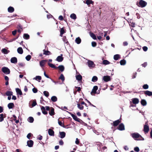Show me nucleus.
<instances>
[{"label": "nucleus", "mask_w": 152, "mask_h": 152, "mask_svg": "<svg viewBox=\"0 0 152 152\" xmlns=\"http://www.w3.org/2000/svg\"><path fill=\"white\" fill-rule=\"evenodd\" d=\"M132 137L135 140H143L144 138L140 135L139 133L137 132H135L131 134Z\"/></svg>", "instance_id": "obj_1"}, {"label": "nucleus", "mask_w": 152, "mask_h": 152, "mask_svg": "<svg viewBox=\"0 0 152 152\" xmlns=\"http://www.w3.org/2000/svg\"><path fill=\"white\" fill-rule=\"evenodd\" d=\"M147 4V2L145 1L142 0H140L139 3L137 4V5L141 7H144Z\"/></svg>", "instance_id": "obj_2"}, {"label": "nucleus", "mask_w": 152, "mask_h": 152, "mask_svg": "<svg viewBox=\"0 0 152 152\" xmlns=\"http://www.w3.org/2000/svg\"><path fill=\"white\" fill-rule=\"evenodd\" d=\"M2 72L6 74H9L10 73V69L7 67L4 66L1 69Z\"/></svg>", "instance_id": "obj_3"}, {"label": "nucleus", "mask_w": 152, "mask_h": 152, "mask_svg": "<svg viewBox=\"0 0 152 152\" xmlns=\"http://www.w3.org/2000/svg\"><path fill=\"white\" fill-rule=\"evenodd\" d=\"M70 114H71L72 117L73 118V119L75 121L79 123H81V122L83 121L77 118V116L74 114L72 113H70Z\"/></svg>", "instance_id": "obj_4"}, {"label": "nucleus", "mask_w": 152, "mask_h": 152, "mask_svg": "<svg viewBox=\"0 0 152 152\" xmlns=\"http://www.w3.org/2000/svg\"><path fill=\"white\" fill-rule=\"evenodd\" d=\"M143 131L145 133H148L149 131V126L145 124L144 125Z\"/></svg>", "instance_id": "obj_5"}, {"label": "nucleus", "mask_w": 152, "mask_h": 152, "mask_svg": "<svg viewBox=\"0 0 152 152\" xmlns=\"http://www.w3.org/2000/svg\"><path fill=\"white\" fill-rule=\"evenodd\" d=\"M63 55L61 54L60 56H58L56 58V60L59 62H61L64 59V58L62 57Z\"/></svg>", "instance_id": "obj_6"}, {"label": "nucleus", "mask_w": 152, "mask_h": 152, "mask_svg": "<svg viewBox=\"0 0 152 152\" xmlns=\"http://www.w3.org/2000/svg\"><path fill=\"white\" fill-rule=\"evenodd\" d=\"M27 145L29 147H31L33 146L34 142L32 140H28L27 141Z\"/></svg>", "instance_id": "obj_7"}, {"label": "nucleus", "mask_w": 152, "mask_h": 152, "mask_svg": "<svg viewBox=\"0 0 152 152\" xmlns=\"http://www.w3.org/2000/svg\"><path fill=\"white\" fill-rule=\"evenodd\" d=\"M103 79L105 82H107L110 80V77L108 75L105 76L103 77Z\"/></svg>", "instance_id": "obj_8"}, {"label": "nucleus", "mask_w": 152, "mask_h": 152, "mask_svg": "<svg viewBox=\"0 0 152 152\" xmlns=\"http://www.w3.org/2000/svg\"><path fill=\"white\" fill-rule=\"evenodd\" d=\"M48 60H43L39 62V64L40 66L43 67L44 66V64Z\"/></svg>", "instance_id": "obj_9"}, {"label": "nucleus", "mask_w": 152, "mask_h": 152, "mask_svg": "<svg viewBox=\"0 0 152 152\" xmlns=\"http://www.w3.org/2000/svg\"><path fill=\"white\" fill-rule=\"evenodd\" d=\"M11 63L13 64H16L17 62V59L16 57H13L11 58L10 60Z\"/></svg>", "instance_id": "obj_10"}, {"label": "nucleus", "mask_w": 152, "mask_h": 152, "mask_svg": "<svg viewBox=\"0 0 152 152\" xmlns=\"http://www.w3.org/2000/svg\"><path fill=\"white\" fill-rule=\"evenodd\" d=\"M117 129L121 131L124 130L125 128L124 124H119V125L117 127Z\"/></svg>", "instance_id": "obj_11"}, {"label": "nucleus", "mask_w": 152, "mask_h": 152, "mask_svg": "<svg viewBox=\"0 0 152 152\" xmlns=\"http://www.w3.org/2000/svg\"><path fill=\"white\" fill-rule=\"evenodd\" d=\"M48 133L50 136H53L54 135V131L51 129H48Z\"/></svg>", "instance_id": "obj_12"}, {"label": "nucleus", "mask_w": 152, "mask_h": 152, "mask_svg": "<svg viewBox=\"0 0 152 152\" xmlns=\"http://www.w3.org/2000/svg\"><path fill=\"white\" fill-rule=\"evenodd\" d=\"M98 89V87L97 86H95L94 87L91 92V94H92V93L96 94V91Z\"/></svg>", "instance_id": "obj_13"}, {"label": "nucleus", "mask_w": 152, "mask_h": 152, "mask_svg": "<svg viewBox=\"0 0 152 152\" xmlns=\"http://www.w3.org/2000/svg\"><path fill=\"white\" fill-rule=\"evenodd\" d=\"M76 78L78 81H81L82 80V77L80 74L76 76Z\"/></svg>", "instance_id": "obj_14"}, {"label": "nucleus", "mask_w": 152, "mask_h": 152, "mask_svg": "<svg viewBox=\"0 0 152 152\" xmlns=\"http://www.w3.org/2000/svg\"><path fill=\"white\" fill-rule=\"evenodd\" d=\"M54 110V109L53 107H50V109L49 110V114L50 115L53 116L55 114Z\"/></svg>", "instance_id": "obj_15"}, {"label": "nucleus", "mask_w": 152, "mask_h": 152, "mask_svg": "<svg viewBox=\"0 0 152 152\" xmlns=\"http://www.w3.org/2000/svg\"><path fill=\"white\" fill-rule=\"evenodd\" d=\"M132 100L134 104H137L139 102V99L137 98H133L132 99Z\"/></svg>", "instance_id": "obj_16"}, {"label": "nucleus", "mask_w": 152, "mask_h": 152, "mask_svg": "<svg viewBox=\"0 0 152 152\" xmlns=\"http://www.w3.org/2000/svg\"><path fill=\"white\" fill-rule=\"evenodd\" d=\"M7 107L9 109H11L14 107L15 105L13 103H10L8 104Z\"/></svg>", "instance_id": "obj_17"}, {"label": "nucleus", "mask_w": 152, "mask_h": 152, "mask_svg": "<svg viewBox=\"0 0 152 152\" xmlns=\"http://www.w3.org/2000/svg\"><path fill=\"white\" fill-rule=\"evenodd\" d=\"M57 67L62 72L64 71V67L63 65H59Z\"/></svg>", "instance_id": "obj_18"}, {"label": "nucleus", "mask_w": 152, "mask_h": 152, "mask_svg": "<svg viewBox=\"0 0 152 152\" xmlns=\"http://www.w3.org/2000/svg\"><path fill=\"white\" fill-rule=\"evenodd\" d=\"M41 110L43 114L46 115L48 114V112L45 110V107H44L42 106L41 107Z\"/></svg>", "instance_id": "obj_19"}, {"label": "nucleus", "mask_w": 152, "mask_h": 152, "mask_svg": "<svg viewBox=\"0 0 152 152\" xmlns=\"http://www.w3.org/2000/svg\"><path fill=\"white\" fill-rule=\"evenodd\" d=\"M18 53L20 54H23V50L22 48L21 47H19L17 49Z\"/></svg>", "instance_id": "obj_20"}, {"label": "nucleus", "mask_w": 152, "mask_h": 152, "mask_svg": "<svg viewBox=\"0 0 152 152\" xmlns=\"http://www.w3.org/2000/svg\"><path fill=\"white\" fill-rule=\"evenodd\" d=\"M1 51L2 53L5 54H8L10 52L9 50H7L5 48L2 49L1 50Z\"/></svg>", "instance_id": "obj_21"}, {"label": "nucleus", "mask_w": 152, "mask_h": 152, "mask_svg": "<svg viewBox=\"0 0 152 152\" xmlns=\"http://www.w3.org/2000/svg\"><path fill=\"white\" fill-rule=\"evenodd\" d=\"M14 11V8L12 7H10L8 8V11L10 13L13 12Z\"/></svg>", "instance_id": "obj_22"}, {"label": "nucleus", "mask_w": 152, "mask_h": 152, "mask_svg": "<svg viewBox=\"0 0 152 152\" xmlns=\"http://www.w3.org/2000/svg\"><path fill=\"white\" fill-rule=\"evenodd\" d=\"M15 89L17 94L20 95H21L22 94V91L19 88H16Z\"/></svg>", "instance_id": "obj_23"}, {"label": "nucleus", "mask_w": 152, "mask_h": 152, "mask_svg": "<svg viewBox=\"0 0 152 152\" xmlns=\"http://www.w3.org/2000/svg\"><path fill=\"white\" fill-rule=\"evenodd\" d=\"M59 134L60 135V138H64L66 135V133L64 132H60Z\"/></svg>", "instance_id": "obj_24"}, {"label": "nucleus", "mask_w": 152, "mask_h": 152, "mask_svg": "<svg viewBox=\"0 0 152 152\" xmlns=\"http://www.w3.org/2000/svg\"><path fill=\"white\" fill-rule=\"evenodd\" d=\"M81 39L79 37L77 38L75 40L76 43L78 44H80L81 43Z\"/></svg>", "instance_id": "obj_25"}, {"label": "nucleus", "mask_w": 152, "mask_h": 152, "mask_svg": "<svg viewBox=\"0 0 152 152\" xmlns=\"http://www.w3.org/2000/svg\"><path fill=\"white\" fill-rule=\"evenodd\" d=\"M60 32V36L62 37L63 36V34L65 33V31L64 28H62L61 29Z\"/></svg>", "instance_id": "obj_26"}, {"label": "nucleus", "mask_w": 152, "mask_h": 152, "mask_svg": "<svg viewBox=\"0 0 152 152\" xmlns=\"http://www.w3.org/2000/svg\"><path fill=\"white\" fill-rule=\"evenodd\" d=\"M13 116L14 118L13 119H12V120H11L12 123H13V121H15V122L16 123H18L19 122V120H16L17 117H16L15 115H13Z\"/></svg>", "instance_id": "obj_27"}, {"label": "nucleus", "mask_w": 152, "mask_h": 152, "mask_svg": "<svg viewBox=\"0 0 152 152\" xmlns=\"http://www.w3.org/2000/svg\"><path fill=\"white\" fill-rule=\"evenodd\" d=\"M88 64L89 67H92L94 64V63L92 61L89 60L88 61Z\"/></svg>", "instance_id": "obj_28"}, {"label": "nucleus", "mask_w": 152, "mask_h": 152, "mask_svg": "<svg viewBox=\"0 0 152 152\" xmlns=\"http://www.w3.org/2000/svg\"><path fill=\"white\" fill-rule=\"evenodd\" d=\"M141 104L143 106H145L147 104V102L145 99H142L140 102Z\"/></svg>", "instance_id": "obj_29"}, {"label": "nucleus", "mask_w": 152, "mask_h": 152, "mask_svg": "<svg viewBox=\"0 0 152 152\" xmlns=\"http://www.w3.org/2000/svg\"><path fill=\"white\" fill-rule=\"evenodd\" d=\"M27 121L29 122L30 123H32L34 121V119L33 117L30 116L28 118Z\"/></svg>", "instance_id": "obj_30"}, {"label": "nucleus", "mask_w": 152, "mask_h": 152, "mask_svg": "<svg viewBox=\"0 0 152 152\" xmlns=\"http://www.w3.org/2000/svg\"><path fill=\"white\" fill-rule=\"evenodd\" d=\"M145 94L149 96H152V92L149 91H146L145 92Z\"/></svg>", "instance_id": "obj_31"}, {"label": "nucleus", "mask_w": 152, "mask_h": 152, "mask_svg": "<svg viewBox=\"0 0 152 152\" xmlns=\"http://www.w3.org/2000/svg\"><path fill=\"white\" fill-rule=\"evenodd\" d=\"M43 54L46 55H48L50 54V52L48 50H46L45 49H44L43 50Z\"/></svg>", "instance_id": "obj_32"}, {"label": "nucleus", "mask_w": 152, "mask_h": 152, "mask_svg": "<svg viewBox=\"0 0 152 152\" xmlns=\"http://www.w3.org/2000/svg\"><path fill=\"white\" fill-rule=\"evenodd\" d=\"M51 99L52 101L55 102L57 101V98L55 96H53L51 97Z\"/></svg>", "instance_id": "obj_33"}, {"label": "nucleus", "mask_w": 152, "mask_h": 152, "mask_svg": "<svg viewBox=\"0 0 152 152\" xmlns=\"http://www.w3.org/2000/svg\"><path fill=\"white\" fill-rule=\"evenodd\" d=\"M29 35L27 34H23V37L24 39H28L29 38Z\"/></svg>", "instance_id": "obj_34"}, {"label": "nucleus", "mask_w": 152, "mask_h": 152, "mask_svg": "<svg viewBox=\"0 0 152 152\" xmlns=\"http://www.w3.org/2000/svg\"><path fill=\"white\" fill-rule=\"evenodd\" d=\"M65 124H59L61 126H62L65 128H68L70 127V124H68L67 125H65Z\"/></svg>", "instance_id": "obj_35"}, {"label": "nucleus", "mask_w": 152, "mask_h": 152, "mask_svg": "<svg viewBox=\"0 0 152 152\" xmlns=\"http://www.w3.org/2000/svg\"><path fill=\"white\" fill-rule=\"evenodd\" d=\"M120 56L119 54H116L114 55L113 58L115 60H117L120 58Z\"/></svg>", "instance_id": "obj_36"}, {"label": "nucleus", "mask_w": 152, "mask_h": 152, "mask_svg": "<svg viewBox=\"0 0 152 152\" xmlns=\"http://www.w3.org/2000/svg\"><path fill=\"white\" fill-rule=\"evenodd\" d=\"M120 64L121 65H124L126 63V61L124 59L121 60L120 62Z\"/></svg>", "instance_id": "obj_37"}, {"label": "nucleus", "mask_w": 152, "mask_h": 152, "mask_svg": "<svg viewBox=\"0 0 152 152\" xmlns=\"http://www.w3.org/2000/svg\"><path fill=\"white\" fill-rule=\"evenodd\" d=\"M32 102V103L31 104L32 107H33L35 106L37 104L36 101V100H33L31 101L30 102Z\"/></svg>", "instance_id": "obj_38"}, {"label": "nucleus", "mask_w": 152, "mask_h": 152, "mask_svg": "<svg viewBox=\"0 0 152 152\" xmlns=\"http://www.w3.org/2000/svg\"><path fill=\"white\" fill-rule=\"evenodd\" d=\"M48 65L51 67L52 68H53L56 69H58V67L55 66V65L52 64H51L50 63H48Z\"/></svg>", "instance_id": "obj_39"}, {"label": "nucleus", "mask_w": 152, "mask_h": 152, "mask_svg": "<svg viewBox=\"0 0 152 152\" xmlns=\"http://www.w3.org/2000/svg\"><path fill=\"white\" fill-rule=\"evenodd\" d=\"M5 94L7 96H11L12 95L13 92L12 91H7L6 92Z\"/></svg>", "instance_id": "obj_40"}, {"label": "nucleus", "mask_w": 152, "mask_h": 152, "mask_svg": "<svg viewBox=\"0 0 152 152\" xmlns=\"http://www.w3.org/2000/svg\"><path fill=\"white\" fill-rule=\"evenodd\" d=\"M70 17L74 20H75L77 18L76 15L74 13L70 15Z\"/></svg>", "instance_id": "obj_41"}, {"label": "nucleus", "mask_w": 152, "mask_h": 152, "mask_svg": "<svg viewBox=\"0 0 152 152\" xmlns=\"http://www.w3.org/2000/svg\"><path fill=\"white\" fill-rule=\"evenodd\" d=\"M90 35L91 37L94 39H96V37L95 34L93 33L90 32Z\"/></svg>", "instance_id": "obj_42"}, {"label": "nucleus", "mask_w": 152, "mask_h": 152, "mask_svg": "<svg viewBox=\"0 0 152 152\" xmlns=\"http://www.w3.org/2000/svg\"><path fill=\"white\" fill-rule=\"evenodd\" d=\"M110 62L107 60H104L102 61V64L107 65L110 64Z\"/></svg>", "instance_id": "obj_43"}, {"label": "nucleus", "mask_w": 152, "mask_h": 152, "mask_svg": "<svg viewBox=\"0 0 152 152\" xmlns=\"http://www.w3.org/2000/svg\"><path fill=\"white\" fill-rule=\"evenodd\" d=\"M94 2L91 0H86V4L88 5H89L90 4H93Z\"/></svg>", "instance_id": "obj_44"}, {"label": "nucleus", "mask_w": 152, "mask_h": 152, "mask_svg": "<svg viewBox=\"0 0 152 152\" xmlns=\"http://www.w3.org/2000/svg\"><path fill=\"white\" fill-rule=\"evenodd\" d=\"M59 79L61 80L63 82L65 80V78L63 74H62L59 77Z\"/></svg>", "instance_id": "obj_45"}, {"label": "nucleus", "mask_w": 152, "mask_h": 152, "mask_svg": "<svg viewBox=\"0 0 152 152\" xmlns=\"http://www.w3.org/2000/svg\"><path fill=\"white\" fill-rule=\"evenodd\" d=\"M77 106L78 108L80 109V110H83L84 108L83 106L82 105H81L79 103L77 104Z\"/></svg>", "instance_id": "obj_46"}, {"label": "nucleus", "mask_w": 152, "mask_h": 152, "mask_svg": "<svg viewBox=\"0 0 152 152\" xmlns=\"http://www.w3.org/2000/svg\"><path fill=\"white\" fill-rule=\"evenodd\" d=\"M98 80V78L96 76H94L92 79V81L93 82H96Z\"/></svg>", "instance_id": "obj_47"}, {"label": "nucleus", "mask_w": 152, "mask_h": 152, "mask_svg": "<svg viewBox=\"0 0 152 152\" xmlns=\"http://www.w3.org/2000/svg\"><path fill=\"white\" fill-rule=\"evenodd\" d=\"M4 115L2 113L0 114V122H1L4 120Z\"/></svg>", "instance_id": "obj_48"}, {"label": "nucleus", "mask_w": 152, "mask_h": 152, "mask_svg": "<svg viewBox=\"0 0 152 152\" xmlns=\"http://www.w3.org/2000/svg\"><path fill=\"white\" fill-rule=\"evenodd\" d=\"M63 40L64 41V42L66 43H68V42L67 41V39L66 38V37L65 36H64L63 38Z\"/></svg>", "instance_id": "obj_49"}, {"label": "nucleus", "mask_w": 152, "mask_h": 152, "mask_svg": "<svg viewBox=\"0 0 152 152\" xmlns=\"http://www.w3.org/2000/svg\"><path fill=\"white\" fill-rule=\"evenodd\" d=\"M43 94L44 95L48 97L49 96V92L46 91H45L43 92Z\"/></svg>", "instance_id": "obj_50"}, {"label": "nucleus", "mask_w": 152, "mask_h": 152, "mask_svg": "<svg viewBox=\"0 0 152 152\" xmlns=\"http://www.w3.org/2000/svg\"><path fill=\"white\" fill-rule=\"evenodd\" d=\"M31 57V56L28 55L26 56V59L27 61H29L30 60Z\"/></svg>", "instance_id": "obj_51"}, {"label": "nucleus", "mask_w": 152, "mask_h": 152, "mask_svg": "<svg viewBox=\"0 0 152 152\" xmlns=\"http://www.w3.org/2000/svg\"><path fill=\"white\" fill-rule=\"evenodd\" d=\"M84 126H86V127H87V128L88 129H91L93 126H92L91 125V124H90L91 125H88L87 124H84Z\"/></svg>", "instance_id": "obj_52"}, {"label": "nucleus", "mask_w": 152, "mask_h": 152, "mask_svg": "<svg viewBox=\"0 0 152 152\" xmlns=\"http://www.w3.org/2000/svg\"><path fill=\"white\" fill-rule=\"evenodd\" d=\"M148 86L147 84H144L142 86L143 88L145 89H148Z\"/></svg>", "instance_id": "obj_53"}, {"label": "nucleus", "mask_w": 152, "mask_h": 152, "mask_svg": "<svg viewBox=\"0 0 152 152\" xmlns=\"http://www.w3.org/2000/svg\"><path fill=\"white\" fill-rule=\"evenodd\" d=\"M34 79H35L36 80H37L38 79L40 80L41 79V77L39 76H37L34 78Z\"/></svg>", "instance_id": "obj_54"}, {"label": "nucleus", "mask_w": 152, "mask_h": 152, "mask_svg": "<svg viewBox=\"0 0 152 152\" xmlns=\"http://www.w3.org/2000/svg\"><path fill=\"white\" fill-rule=\"evenodd\" d=\"M91 45L93 47H95L96 45V43L95 42H91Z\"/></svg>", "instance_id": "obj_55"}, {"label": "nucleus", "mask_w": 152, "mask_h": 152, "mask_svg": "<svg viewBox=\"0 0 152 152\" xmlns=\"http://www.w3.org/2000/svg\"><path fill=\"white\" fill-rule=\"evenodd\" d=\"M120 122L121 121L119 119H118L113 121V123H111V124H119Z\"/></svg>", "instance_id": "obj_56"}, {"label": "nucleus", "mask_w": 152, "mask_h": 152, "mask_svg": "<svg viewBox=\"0 0 152 152\" xmlns=\"http://www.w3.org/2000/svg\"><path fill=\"white\" fill-rule=\"evenodd\" d=\"M38 90L37 88H34L32 89V91L33 92L35 93H36L37 92Z\"/></svg>", "instance_id": "obj_57"}, {"label": "nucleus", "mask_w": 152, "mask_h": 152, "mask_svg": "<svg viewBox=\"0 0 152 152\" xmlns=\"http://www.w3.org/2000/svg\"><path fill=\"white\" fill-rule=\"evenodd\" d=\"M32 135V134L31 133H28L27 136V137L28 139H30V137Z\"/></svg>", "instance_id": "obj_58"}, {"label": "nucleus", "mask_w": 152, "mask_h": 152, "mask_svg": "<svg viewBox=\"0 0 152 152\" xmlns=\"http://www.w3.org/2000/svg\"><path fill=\"white\" fill-rule=\"evenodd\" d=\"M134 150L135 151L138 152L140 151V149L138 147H136L134 148Z\"/></svg>", "instance_id": "obj_59"}, {"label": "nucleus", "mask_w": 152, "mask_h": 152, "mask_svg": "<svg viewBox=\"0 0 152 152\" xmlns=\"http://www.w3.org/2000/svg\"><path fill=\"white\" fill-rule=\"evenodd\" d=\"M75 143L77 145H78L79 144L80 141L77 138H76Z\"/></svg>", "instance_id": "obj_60"}, {"label": "nucleus", "mask_w": 152, "mask_h": 152, "mask_svg": "<svg viewBox=\"0 0 152 152\" xmlns=\"http://www.w3.org/2000/svg\"><path fill=\"white\" fill-rule=\"evenodd\" d=\"M142 49L144 51H146L147 50L148 48L146 46H144L143 47Z\"/></svg>", "instance_id": "obj_61"}, {"label": "nucleus", "mask_w": 152, "mask_h": 152, "mask_svg": "<svg viewBox=\"0 0 152 152\" xmlns=\"http://www.w3.org/2000/svg\"><path fill=\"white\" fill-rule=\"evenodd\" d=\"M17 31L16 30H14L12 32V34L13 35H15L17 33Z\"/></svg>", "instance_id": "obj_62"}, {"label": "nucleus", "mask_w": 152, "mask_h": 152, "mask_svg": "<svg viewBox=\"0 0 152 152\" xmlns=\"http://www.w3.org/2000/svg\"><path fill=\"white\" fill-rule=\"evenodd\" d=\"M59 144L60 145H63L64 144V142L62 140H61L59 141Z\"/></svg>", "instance_id": "obj_63"}, {"label": "nucleus", "mask_w": 152, "mask_h": 152, "mask_svg": "<svg viewBox=\"0 0 152 152\" xmlns=\"http://www.w3.org/2000/svg\"><path fill=\"white\" fill-rule=\"evenodd\" d=\"M58 19L61 20H63V17L62 15H60Z\"/></svg>", "instance_id": "obj_64"}]
</instances>
